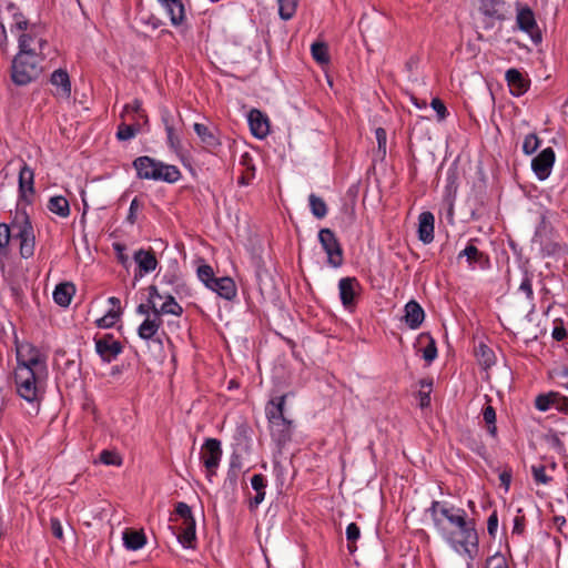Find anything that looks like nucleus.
<instances>
[{
	"label": "nucleus",
	"mask_w": 568,
	"mask_h": 568,
	"mask_svg": "<svg viewBox=\"0 0 568 568\" xmlns=\"http://www.w3.org/2000/svg\"><path fill=\"white\" fill-rule=\"evenodd\" d=\"M555 403V393L551 392L549 394H540L536 397L535 406L540 412H546L550 407H554Z\"/></svg>",
	"instance_id": "48"
},
{
	"label": "nucleus",
	"mask_w": 568,
	"mask_h": 568,
	"mask_svg": "<svg viewBox=\"0 0 568 568\" xmlns=\"http://www.w3.org/2000/svg\"><path fill=\"white\" fill-rule=\"evenodd\" d=\"M519 291L523 292L529 301L534 300L532 274L528 271L524 272V277L519 285Z\"/></svg>",
	"instance_id": "50"
},
{
	"label": "nucleus",
	"mask_w": 568,
	"mask_h": 568,
	"mask_svg": "<svg viewBox=\"0 0 568 568\" xmlns=\"http://www.w3.org/2000/svg\"><path fill=\"white\" fill-rule=\"evenodd\" d=\"M446 520L455 529H449L444 521V531L438 534L452 548L462 549L470 559H474L479 548L475 520L468 518L466 510L458 507H455Z\"/></svg>",
	"instance_id": "1"
},
{
	"label": "nucleus",
	"mask_w": 568,
	"mask_h": 568,
	"mask_svg": "<svg viewBox=\"0 0 568 568\" xmlns=\"http://www.w3.org/2000/svg\"><path fill=\"white\" fill-rule=\"evenodd\" d=\"M430 105L436 111L440 120L446 118L447 109L440 99L434 98L430 102Z\"/></svg>",
	"instance_id": "62"
},
{
	"label": "nucleus",
	"mask_w": 568,
	"mask_h": 568,
	"mask_svg": "<svg viewBox=\"0 0 568 568\" xmlns=\"http://www.w3.org/2000/svg\"><path fill=\"white\" fill-rule=\"evenodd\" d=\"M99 462L108 466H121L122 458L115 450L104 449L100 453Z\"/></svg>",
	"instance_id": "44"
},
{
	"label": "nucleus",
	"mask_w": 568,
	"mask_h": 568,
	"mask_svg": "<svg viewBox=\"0 0 568 568\" xmlns=\"http://www.w3.org/2000/svg\"><path fill=\"white\" fill-rule=\"evenodd\" d=\"M133 258L138 264L140 276L153 272L158 266V260L152 250L140 248L134 253Z\"/></svg>",
	"instance_id": "24"
},
{
	"label": "nucleus",
	"mask_w": 568,
	"mask_h": 568,
	"mask_svg": "<svg viewBox=\"0 0 568 568\" xmlns=\"http://www.w3.org/2000/svg\"><path fill=\"white\" fill-rule=\"evenodd\" d=\"M361 530L359 527L355 523H351L346 527V538L348 540L347 549L351 554L356 551L355 541L359 538Z\"/></svg>",
	"instance_id": "45"
},
{
	"label": "nucleus",
	"mask_w": 568,
	"mask_h": 568,
	"mask_svg": "<svg viewBox=\"0 0 568 568\" xmlns=\"http://www.w3.org/2000/svg\"><path fill=\"white\" fill-rule=\"evenodd\" d=\"M435 217L432 212H422L418 216V239L425 244L434 240Z\"/></svg>",
	"instance_id": "26"
},
{
	"label": "nucleus",
	"mask_w": 568,
	"mask_h": 568,
	"mask_svg": "<svg viewBox=\"0 0 568 568\" xmlns=\"http://www.w3.org/2000/svg\"><path fill=\"white\" fill-rule=\"evenodd\" d=\"M152 314L153 318L146 317L142 324L138 328V335L142 339L152 341L153 343H158L160 346L162 345V341L154 336L156 335L159 328L162 325V318L159 315L158 308L155 305H152Z\"/></svg>",
	"instance_id": "15"
},
{
	"label": "nucleus",
	"mask_w": 568,
	"mask_h": 568,
	"mask_svg": "<svg viewBox=\"0 0 568 568\" xmlns=\"http://www.w3.org/2000/svg\"><path fill=\"white\" fill-rule=\"evenodd\" d=\"M170 520H181L180 532L178 535L179 542L184 548H195L196 524L191 507L183 501L176 503L174 507V513L171 516Z\"/></svg>",
	"instance_id": "5"
},
{
	"label": "nucleus",
	"mask_w": 568,
	"mask_h": 568,
	"mask_svg": "<svg viewBox=\"0 0 568 568\" xmlns=\"http://www.w3.org/2000/svg\"><path fill=\"white\" fill-rule=\"evenodd\" d=\"M139 179L164 181L175 183L181 179V172L175 165L164 164L148 155L139 156L133 161Z\"/></svg>",
	"instance_id": "4"
},
{
	"label": "nucleus",
	"mask_w": 568,
	"mask_h": 568,
	"mask_svg": "<svg viewBox=\"0 0 568 568\" xmlns=\"http://www.w3.org/2000/svg\"><path fill=\"white\" fill-rule=\"evenodd\" d=\"M12 18L14 22L11 26V31H13L14 29L20 31H27L28 28L31 27L28 19L20 11H14Z\"/></svg>",
	"instance_id": "53"
},
{
	"label": "nucleus",
	"mask_w": 568,
	"mask_h": 568,
	"mask_svg": "<svg viewBox=\"0 0 568 568\" xmlns=\"http://www.w3.org/2000/svg\"><path fill=\"white\" fill-rule=\"evenodd\" d=\"M475 355L478 361V364L484 369H489L495 364V353L484 343H479V345L475 348Z\"/></svg>",
	"instance_id": "33"
},
{
	"label": "nucleus",
	"mask_w": 568,
	"mask_h": 568,
	"mask_svg": "<svg viewBox=\"0 0 568 568\" xmlns=\"http://www.w3.org/2000/svg\"><path fill=\"white\" fill-rule=\"evenodd\" d=\"M513 471L510 468H505L500 475V484L504 486L505 490L507 491L509 489L510 483H511Z\"/></svg>",
	"instance_id": "63"
},
{
	"label": "nucleus",
	"mask_w": 568,
	"mask_h": 568,
	"mask_svg": "<svg viewBox=\"0 0 568 568\" xmlns=\"http://www.w3.org/2000/svg\"><path fill=\"white\" fill-rule=\"evenodd\" d=\"M50 82L52 85L55 87V92H54L55 95H58L60 98H64V99L70 98L71 82H70L69 74L65 70H63V69L55 70L51 74Z\"/></svg>",
	"instance_id": "25"
},
{
	"label": "nucleus",
	"mask_w": 568,
	"mask_h": 568,
	"mask_svg": "<svg viewBox=\"0 0 568 568\" xmlns=\"http://www.w3.org/2000/svg\"><path fill=\"white\" fill-rule=\"evenodd\" d=\"M11 239L10 226L6 223H0V255L7 254V248Z\"/></svg>",
	"instance_id": "51"
},
{
	"label": "nucleus",
	"mask_w": 568,
	"mask_h": 568,
	"mask_svg": "<svg viewBox=\"0 0 568 568\" xmlns=\"http://www.w3.org/2000/svg\"><path fill=\"white\" fill-rule=\"evenodd\" d=\"M123 544L129 550H139L146 544L143 530L126 529L123 532Z\"/></svg>",
	"instance_id": "31"
},
{
	"label": "nucleus",
	"mask_w": 568,
	"mask_h": 568,
	"mask_svg": "<svg viewBox=\"0 0 568 568\" xmlns=\"http://www.w3.org/2000/svg\"><path fill=\"white\" fill-rule=\"evenodd\" d=\"M26 37L21 40V51L12 60L11 79L17 85H27L42 73L43 53H30L26 48Z\"/></svg>",
	"instance_id": "2"
},
{
	"label": "nucleus",
	"mask_w": 568,
	"mask_h": 568,
	"mask_svg": "<svg viewBox=\"0 0 568 568\" xmlns=\"http://www.w3.org/2000/svg\"><path fill=\"white\" fill-rule=\"evenodd\" d=\"M526 519L524 516H516L514 519L513 534L521 535L525 531Z\"/></svg>",
	"instance_id": "64"
},
{
	"label": "nucleus",
	"mask_w": 568,
	"mask_h": 568,
	"mask_svg": "<svg viewBox=\"0 0 568 568\" xmlns=\"http://www.w3.org/2000/svg\"><path fill=\"white\" fill-rule=\"evenodd\" d=\"M420 390L417 394V397L419 399V407L426 408L430 405V393L433 388V379L430 378H423L419 381Z\"/></svg>",
	"instance_id": "36"
},
{
	"label": "nucleus",
	"mask_w": 568,
	"mask_h": 568,
	"mask_svg": "<svg viewBox=\"0 0 568 568\" xmlns=\"http://www.w3.org/2000/svg\"><path fill=\"white\" fill-rule=\"evenodd\" d=\"M311 52H312L313 59L316 62H318L321 64L328 63V61H329L328 49L324 42H314L311 45Z\"/></svg>",
	"instance_id": "40"
},
{
	"label": "nucleus",
	"mask_w": 568,
	"mask_h": 568,
	"mask_svg": "<svg viewBox=\"0 0 568 568\" xmlns=\"http://www.w3.org/2000/svg\"><path fill=\"white\" fill-rule=\"evenodd\" d=\"M483 418L487 425V432L491 437L497 436V426H496V410L491 405H487L483 409Z\"/></svg>",
	"instance_id": "39"
},
{
	"label": "nucleus",
	"mask_w": 568,
	"mask_h": 568,
	"mask_svg": "<svg viewBox=\"0 0 568 568\" xmlns=\"http://www.w3.org/2000/svg\"><path fill=\"white\" fill-rule=\"evenodd\" d=\"M38 376L28 367H17L14 373V382L18 394L27 402H36L38 399Z\"/></svg>",
	"instance_id": "7"
},
{
	"label": "nucleus",
	"mask_w": 568,
	"mask_h": 568,
	"mask_svg": "<svg viewBox=\"0 0 568 568\" xmlns=\"http://www.w3.org/2000/svg\"><path fill=\"white\" fill-rule=\"evenodd\" d=\"M47 207L60 217H68L70 215V204L62 195L50 197Z\"/></svg>",
	"instance_id": "34"
},
{
	"label": "nucleus",
	"mask_w": 568,
	"mask_h": 568,
	"mask_svg": "<svg viewBox=\"0 0 568 568\" xmlns=\"http://www.w3.org/2000/svg\"><path fill=\"white\" fill-rule=\"evenodd\" d=\"M404 321L410 329H417L425 318V312L418 302L410 300L404 307Z\"/></svg>",
	"instance_id": "22"
},
{
	"label": "nucleus",
	"mask_w": 568,
	"mask_h": 568,
	"mask_svg": "<svg viewBox=\"0 0 568 568\" xmlns=\"http://www.w3.org/2000/svg\"><path fill=\"white\" fill-rule=\"evenodd\" d=\"M478 239H470L466 247L459 252L457 258L465 257L470 270H487L490 267V258L486 253L477 248L475 245Z\"/></svg>",
	"instance_id": "11"
},
{
	"label": "nucleus",
	"mask_w": 568,
	"mask_h": 568,
	"mask_svg": "<svg viewBox=\"0 0 568 568\" xmlns=\"http://www.w3.org/2000/svg\"><path fill=\"white\" fill-rule=\"evenodd\" d=\"M485 568H509L504 555L496 552L486 559Z\"/></svg>",
	"instance_id": "52"
},
{
	"label": "nucleus",
	"mask_w": 568,
	"mask_h": 568,
	"mask_svg": "<svg viewBox=\"0 0 568 568\" xmlns=\"http://www.w3.org/2000/svg\"><path fill=\"white\" fill-rule=\"evenodd\" d=\"M278 14L282 20H290L294 17L300 0H277Z\"/></svg>",
	"instance_id": "38"
},
{
	"label": "nucleus",
	"mask_w": 568,
	"mask_h": 568,
	"mask_svg": "<svg viewBox=\"0 0 568 568\" xmlns=\"http://www.w3.org/2000/svg\"><path fill=\"white\" fill-rule=\"evenodd\" d=\"M142 110H143L142 102L140 100L135 99V100H133L132 103L126 104L124 106V110H123V112L121 113L120 116H121V119H126V116H129L130 113L138 114Z\"/></svg>",
	"instance_id": "58"
},
{
	"label": "nucleus",
	"mask_w": 568,
	"mask_h": 568,
	"mask_svg": "<svg viewBox=\"0 0 568 568\" xmlns=\"http://www.w3.org/2000/svg\"><path fill=\"white\" fill-rule=\"evenodd\" d=\"M121 316V310H110L104 316L97 320L95 324L100 328H110Z\"/></svg>",
	"instance_id": "43"
},
{
	"label": "nucleus",
	"mask_w": 568,
	"mask_h": 568,
	"mask_svg": "<svg viewBox=\"0 0 568 568\" xmlns=\"http://www.w3.org/2000/svg\"><path fill=\"white\" fill-rule=\"evenodd\" d=\"M437 356V347L434 339H430L429 344L423 349V357L426 362H433Z\"/></svg>",
	"instance_id": "59"
},
{
	"label": "nucleus",
	"mask_w": 568,
	"mask_h": 568,
	"mask_svg": "<svg viewBox=\"0 0 568 568\" xmlns=\"http://www.w3.org/2000/svg\"><path fill=\"white\" fill-rule=\"evenodd\" d=\"M339 297L345 308H352L356 304L359 282L356 277H343L338 282Z\"/></svg>",
	"instance_id": "14"
},
{
	"label": "nucleus",
	"mask_w": 568,
	"mask_h": 568,
	"mask_svg": "<svg viewBox=\"0 0 568 568\" xmlns=\"http://www.w3.org/2000/svg\"><path fill=\"white\" fill-rule=\"evenodd\" d=\"M455 509V506H448L445 503L434 500L427 511L434 523L437 531H444V519H446L450 513Z\"/></svg>",
	"instance_id": "23"
},
{
	"label": "nucleus",
	"mask_w": 568,
	"mask_h": 568,
	"mask_svg": "<svg viewBox=\"0 0 568 568\" xmlns=\"http://www.w3.org/2000/svg\"><path fill=\"white\" fill-rule=\"evenodd\" d=\"M143 204L138 200V197H134L130 204L129 213L126 216L128 223L133 225L138 220V211L142 209Z\"/></svg>",
	"instance_id": "57"
},
{
	"label": "nucleus",
	"mask_w": 568,
	"mask_h": 568,
	"mask_svg": "<svg viewBox=\"0 0 568 568\" xmlns=\"http://www.w3.org/2000/svg\"><path fill=\"white\" fill-rule=\"evenodd\" d=\"M34 192V172L27 163H23L19 171V199L31 204L32 200L29 195H33Z\"/></svg>",
	"instance_id": "16"
},
{
	"label": "nucleus",
	"mask_w": 568,
	"mask_h": 568,
	"mask_svg": "<svg viewBox=\"0 0 568 568\" xmlns=\"http://www.w3.org/2000/svg\"><path fill=\"white\" fill-rule=\"evenodd\" d=\"M38 30L39 28L36 24H31V27L19 37V51H21V40L26 37L24 43L28 45L26 50L30 51V53H42L47 41L39 36Z\"/></svg>",
	"instance_id": "19"
},
{
	"label": "nucleus",
	"mask_w": 568,
	"mask_h": 568,
	"mask_svg": "<svg viewBox=\"0 0 568 568\" xmlns=\"http://www.w3.org/2000/svg\"><path fill=\"white\" fill-rule=\"evenodd\" d=\"M165 132H166L169 146L174 152H179L181 150V140H180L179 135L175 133L174 126L168 125V130H165Z\"/></svg>",
	"instance_id": "55"
},
{
	"label": "nucleus",
	"mask_w": 568,
	"mask_h": 568,
	"mask_svg": "<svg viewBox=\"0 0 568 568\" xmlns=\"http://www.w3.org/2000/svg\"><path fill=\"white\" fill-rule=\"evenodd\" d=\"M531 473L535 481L538 484H548L551 480V477L546 475V467L544 465L531 466Z\"/></svg>",
	"instance_id": "54"
},
{
	"label": "nucleus",
	"mask_w": 568,
	"mask_h": 568,
	"mask_svg": "<svg viewBox=\"0 0 568 568\" xmlns=\"http://www.w3.org/2000/svg\"><path fill=\"white\" fill-rule=\"evenodd\" d=\"M308 203H310L311 212L316 219H323L326 216L327 205L322 197L312 193L308 196Z\"/></svg>",
	"instance_id": "37"
},
{
	"label": "nucleus",
	"mask_w": 568,
	"mask_h": 568,
	"mask_svg": "<svg viewBox=\"0 0 568 568\" xmlns=\"http://www.w3.org/2000/svg\"><path fill=\"white\" fill-rule=\"evenodd\" d=\"M194 131L206 148H217L221 143L214 132L205 124L195 123Z\"/></svg>",
	"instance_id": "32"
},
{
	"label": "nucleus",
	"mask_w": 568,
	"mask_h": 568,
	"mask_svg": "<svg viewBox=\"0 0 568 568\" xmlns=\"http://www.w3.org/2000/svg\"><path fill=\"white\" fill-rule=\"evenodd\" d=\"M207 288L227 301H232L237 293L235 282L229 276L216 277Z\"/></svg>",
	"instance_id": "20"
},
{
	"label": "nucleus",
	"mask_w": 568,
	"mask_h": 568,
	"mask_svg": "<svg viewBox=\"0 0 568 568\" xmlns=\"http://www.w3.org/2000/svg\"><path fill=\"white\" fill-rule=\"evenodd\" d=\"M375 136H376V140H377L378 152L384 158L385 154H386V143H387V134H386L385 129L377 128L375 130Z\"/></svg>",
	"instance_id": "56"
},
{
	"label": "nucleus",
	"mask_w": 568,
	"mask_h": 568,
	"mask_svg": "<svg viewBox=\"0 0 568 568\" xmlns=\"http://www.w3.org/2000/svg\"><path fill=\"white\" fill-rule=\"evenodd\" d=\"M95 352L105 363L114 361L123 351L122 344L112 334L94 338Z\"/></svg>",
	"instance_id": "10"
},
{
	"label": "nucleus",
	"mask_w": 568,
	"mask_h": 568,
	"mask_svg": "<svg viewBox=\"0 0 568 568\" xmlns=\"http://www.w3.org/2000/svg\"><path fill=\"white\" fill-rule=\"evenodd\" d=\"M170 17L172 26L180 27L185 22V7L182 0H158Z\"/></svg>",
	"instance_id": "21"
},
{
	"label": "nucleus",
	"mask_w": 568,
	"mask_h": 568,
	"mask_svg": "<svg viewBox=\"0 0 568 568\" xmlns=\"http://www.w3.org/2000/svg\"><path fill=\"white\" fill-rule=\"evenodd\" d=\"M535 244H539L540 251L546 256H551L560 252L561 246L552 241H545L541 232L538 230L532 239Z\"/></svg>",
	"instance_id": "35"
},
{
	"label": "nucleus",
	"mask_w": 568,
	"mask_h": 568,
	"mask_svg": "<svg viewBox=\"0 0 568 568\" xmlns=\"http://www.w3.org/2000/svg\"><path fill=\"white\" fill-rule=\"evenodd\" d=\"M159 315L162 314H172L175 316H181L183 313V308L180 304L176 303L172 295L166 296L165 302L162 304L161 308H158Z\"/></svg>",
	"instance_id": "41"
},
{
	"label": "nucleus",
	"mask_w": 568,
	"mask_h": 568,
	"mask_svg": "<svg viewBox=\"0 0 568 568\" xmlns=\"http://www.w3.org/2000/svg\"><path fill=\"white\" fill-rule=\"evenodd\" d=\"M555 160L556 154L550 146L544 149L531 160V170L538 180L544 181L550 175Z\"/></svg>",
	"instance_id": "12"
},
{
	"label": "nucleus",
	"mask_w": 568,
	"mask_h": 568,
	"mask_svg": "<svg viewBox=\"0 0 568 568\" xmlns=\"http://www.w3.org/2000/svg\"><path fill=\"white\" fill-rule=\"evenodd\" d=\"M247 121L251 133L257 139H264L270 133V121L265 113L258 109L248 112Z\"/></svg>",
	"instance_id": "17"
},
{
	"label": "nucleus",
	"mask_w": 568,
	"mask_h": 568,
	"mask_svg": "<svg viewBox=\"0 0 568 568\" xmlns=\"http://www.w3.org/2000/svg\"><path fill=\"white\" fill-rule=\"evenodd\" d=\"M30 357L23 359L21 352L18 351V367H28L33 371L36 375L45 372V362L42 358L40 352L34 347H30Z\"/></svg>",
	"instance_id": "27"
},
{
	"label": "nucleus",
	"mask_w": 568,
	"mask_h": 568,
	"mask_svg": "<svg viewBox=\"0 0 568 568\" xmlns=\"http://www.w3.org/2000/svg\"><path fill=\"white\" fill-rule=\"evenodd\" d=\"M75 293V286L73 283L64 282L60 283L55 286L53 291V300L54 302L62 306L67 307L71 303V298Z\"/></svg>",
	"instance_id": "29"
},
{
	"label": "nucleus",
	"mask_w": 568,
	"mask_h": 568,
	"mask_svg": "<svg viewBox=\"0 0 568 568\" xmlns=\"http://www.w3.org/2000/svg\"><path fill=\"white\" fill-rule=\"evenodd\" d=\"M196 274L199 280L209 287L210 284L216 278L214 271L211 265L209 264H202L197 267Z\"/></svg>",
	"instance_id": "46"
},
{
	"label": "nucleus",
	"mask_w": 568,
	"mask_h": 568,
	"mask_svg": "<svg viewBox=\"0 0 568 568\" xmlns=\"http://www.w3.org/2000/svg\"><path fill=\"white\" fill-rule=\"evenodd\" d=\"M318 241L327 254V263L332 267H339L344 263L343 247L331 229H321L318 232Z\"/></svg>",
	"instance_id": "6"
},
{
	"label": "nucleus",
	"mask_w": 568,
	"mask_h": 568,
	"mask_svg": "<svg viewBox=\"0 0 568 568\" xmlns=\"http://www.w3.org/2000/svg\"><path fill=\"white\" fill-rule=\"evenodd\" d=\"M517 24L520 30L530 36L534 43L538 44L541 42V32L536 23L535 14L529 7H524L518 10Z\"/></svg>",
	"instance_id": "13"
},
{
	"label": "nucleus",
	"mask_w": 568,
	"mask_h": 568,
	"mask_svg": "<svg viewBox=\"0 0 568 568\" xmlns=\"http://www.w3.org/2000/svg\"><path fill=\"white\" fill-rule=\"evenodd\" d=\"M285 400L286 395H281L272 398L266 406L271 437L278 447L291 442L293 435V420L284 415Z\"/></svg>",
	"instance_id": "3"
},
{
	"label": "nucleus",
	"mask_w": 568,
	"mask_h": 568,
	"mask_svg": "<svg viewBox=\"0 0 568 568\" xmlns=\"http://www.w3.org/2000/svg\"><path fill=\"white\" fill-rule=\"evenodd\" d=\"M554 408L561 413L568 414V397L559 393H555Z\"/></svg>",
	"instance_id": "60"
},
{
	"label": "nucleus",
	"mask_w": 568,
	"mask_h": 568,
	"mask_svg": "<svg viewBox=\"0 0 568 568\" xmlns=\"http://www.w3.org/2000/svg\"><path fill=\"white\" fill-rule=\"evenodd\" d=\"M12 227L18 229L14 237L20 242V256L22 258L31 257L34 254L36 236L29 215L23 212L21 223L13 222Z\"/></svg>",
	"instance_id": "8"
},
{
	"label": "nucleus",
	"mask_w": 568,
	"mask_h": 568,
	"mask_svg": "<svg viewBox=\"0 0 568 568\" xmlns=\"http://www.w3.org/2000/svg\"><path fill=\"white\" fill-rule=\"evenodd\" d=\"M497 527H498V516H497V511L494 510L487 520V531L491 538H495Z\"/></svg>",
	"instance_id": "61"
},
{
	"label": "nucleus",
	"mask_w": 568,
	"mask_h": 568,
	"mask_svg": "<svg viewBox=\"0 0 568 568\" xmlns=\"http://www.w3.org/2000/svg\"><path fill=\"white\" fill-rule=\"evenodd\" d=\"M222 458V447L221 442L216 438H207L205 439L202 453L201 460L206 468L207 476H213L216 474V469L220 465Z\"/></svg>",
	"instance_id": "9"
},
{
	"label": "nucleus",
	"mask_w": 568,
	"mask_h": 568,
	"mask_svg": "<svg viewBox=\"0 0 568 568\" xmlns=\"http://www.w3.org/2000/svg\"><path fill=\"white\" fill-rule=\"evenodd\" d=\"M125 120L126 119H123V121L118 125L116 138L120 141H128L139 133V128L129 125Z\"/></svg>",
	"instance_id": "42"
},
{
	"label": "nucleus",
	"mask_w": 568,
	"mask_h": 568,
	"mask_svg": "<svg viewBox=\"0 0 568 568\" xmlns=\"http://www.w3.org/2000/svg\"><path fill=\"white\" fill-rule=\"evenodd\" d=\"M504 1L501 0H480V12L491 19L503 20L504 16Z\"/></svg>",
	"instance_id": "30"
},
{
	"label": "nucleus",
	"mask_w": 568,
	"mask_h": 568,
	"mask_svg": "<svg viewBox=\"0 0 568 568\" xmlns=\"http://www.w3.org/2000/svg\"><path fill=\"white\" fill-rule=\"evenodd\" d=\"M540 139L536 133H529L525 136L524 143H523V152L526 155H531L537 151V149L540 145Z\"/></svg>",
	"instance_id": "47"
},
{
	"label": "nucleus",
	"mask_w": 568,
	"mask_h": 568,
	"mask_svg": "<svg viewBox=\"0 0 568 568\" xmlns=\"http://www.w3.org/2000/svg\"><path fill=\"white\" fill-rule=\"evenodd\" d=\"M251 486L255 490V496L252 497L248 501V507L251 510L258 507V505L265 498V489L267 486V480L262 474H255L251 478Z\"/></svg>",
	"instance_id": "28"
},
{
	"label": "nucleus",
	"mask_w": 568,
	"mask_h": 568,
	"mask_svg": "<svg viewBox=\"0 0 568 568\" xmlns=\"http://www.w3.org/2000/svg\"><path fill=\"white\" fill-rule=\"evenodd\" d=\"M242 468V457L237 453H233L230 458V468L227 471V477L236 483L237 479V473Z\"/></svg>",
	"instance_id": "49"
},
{
	"label": "nucleus",
	"mask_w": 568,
	"mask_h": 568,
	"mask_svg": "<svg viewBox=\"0 0 568 568\" xmlns=\"http://www.w3.org/2000/svg\"><path fill=\"white\" fill-rule=\"evenodd\" d=\"M505 79L509 87L510 93L515 97H520L526 93L530 85V80L527 79L519 70L509 69L506 71Z\"/></svg>",
	"instance_id": "18"
}]
</instances>
